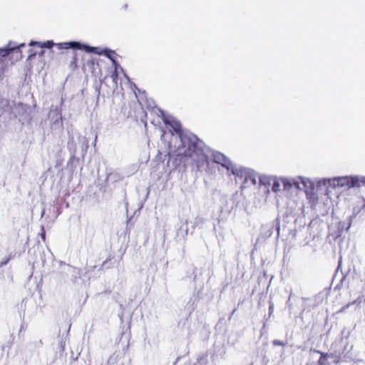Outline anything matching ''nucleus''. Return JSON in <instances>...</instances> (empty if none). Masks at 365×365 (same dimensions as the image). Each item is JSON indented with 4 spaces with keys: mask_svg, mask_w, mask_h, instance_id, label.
I'll list each match as a JSON object with an SVG mask.
<instances>
[{
    "mask_svg": "<svg viewBox=\"0 0 365 365\" xmlns=\"http://www.w3.org/2000/svg\"><path fill=\"white\" fill-rule=\"evenodd\" d=\"M180 140L182 141V144L185 145L188 139L186 137H180Z\"/></svg>",
    "mask_w": 365,
    "mask_h": 365,
    "instance_id": "15",
    "label": "nucleus"
},
{
    "mask_svg": "<svg viewBox=\"0 0 365 365\" xmlns=\"http://www.w3.org/2000/svg\"><path fill=\"white\" fill-rule=\"evenodd\" d=\"M282 185V182L281 178L274 179L273 181V184L272 186V190L274 192H278L281 190V186Z\"/></svg>",
    "mask_w": 365,
    "mask_h": 365,
    "instance_id": "9",
    "label": "nucleus"
},
{
    "mask_svg": "<svg viewBox=\"0 0 365 365\" xmlns=\"http://www.w3.org/2000/svg\"><path fill=\"white\" fill-rule=\"evenodd\" d=\"M195 148V145H194L193 144H192V145H189V146H188V149H189V150H192V148Z\"/></svg>",
    "mask_w": 365,
    "mask_h": 365,
    "instance_id": "16",
    "label": "nucleus"
},
{
    "mask_svg": "<svg viewBox=\"0 0 365 365\" xmlns=\"http://www.w3.org/2000/svg\"><path fill=\"white\" fill-rule=\"evenodd\" d=\"M43 42H41V41H31L30 43H29V46H37L40 48H43Z\"/></svg>",
    "mask_w": 365,
    "mask_h": 365,
    "instance_id": "12",
    "label": "nucleus"
},
{
    "mask_svg": "<svg viewBox=\"0 0 365 365\" xmlns=\"http://www.w3.org/2000/svg\"><path fill=\"white\" fill-rule=\"evenodd\" d=\"M229 170H231L232 174L237 177L242 178L245 173V170L240 168H237L231 163V167Z\"/></svg>",
    "mask_w": 365,
    "mask_h": 365,
    "instance_id": "8",
    "label": "nucleus"
},
{
    "mask_svg": "<svg viewBox=\"0 0 365 365\" xmlns=\"http://www.w3.org/2000/svg\"><path fill=\"white\" fill-rule=\"evenodd\" d=\"M306 193V196H307V200L312 202V203H315L318 201V195L317 193L313 190H308L307 192H305Z\"/></svg>",
    "mask_w": 365,
    "mask_h": 365,
    "instance_id": "7",
    "label": "nucleus"
},
{
    "mask_svg": "<svg viewBox=\"0 0 365 365\" xmlns=\"http://www.w3.org/2000/svg\"><path fill=\"white\" fill-rule=\"evenodd\" d=\"M328 358V355H322L321 358L319 360V363L321 365H325L326 364V360Z\"/></svg>",
    "mask_w": 365,
    "mask_h": 365,
    "instance_id": "13",
    "label": "nucleus"
},
{
    "mask_svg": "<svg viewBox=\"0 0 365 365\" xmlns=\"http://www.w3.org/2000/svg\"><path fill=\"white\" fill-rule=\"evenodd\" d=\"M212 158L215 163L221 165L227 170L230 169L232 162L222 153L220 152H213L212 153Z\"/></svg>",
    "mask_w": 365,
    "mask_h": 365,
    "instance_id": "4",
    "label": "nucleus"
},
{
    "mask_svg": "<svg viewBox=\"0 0 365 365\" xmlns=\"http://www.w3.org/2000/svg\"><path fill=\"white\" fill-rule=\"evenodd\" d=\"M174 129L176 132H178L180 130V125L178 123H175Z\"/></svg>",
    "mask_w": 365,
    "mask_h": 365,
    "instance_id": "14",
    "label": "nucleus"
},
{
    "mask_svg": "<svg viewBox=\"0 0 365 365\" xmlns=\"http://www.w3.org/2000/svg\"><path fill=\"white\" fill-rule=\"evenodd\" d=\"M274 344H276V345H279L280 344V343L277 342V341H274Z\"/></svg>",
    "mask_w": 365,
    "mask_h": 365,
    "instance_id": "18",
    "label": "nucleus"
},
{
    "mask_svg": "<svg viewBox=\"0 0 365 365\" xmlns=\"http://www.w3.org/2000/svg\"><path fill=\"white\" fill-rule=\"evenodd\" d=\"M103 52H104V56H106V57H108L109 59H110L111 61H114L113 59V56H112V54L113 53V52L109 49H104L103 50Z\"/></svg>",
    "mask_w": 365,
    "mask_h": 365,
    "instance_id": "11",
    "label": "nucleus"
},
{
    "mask_svg": "<svg viewBox=\"0 0 365 365\" xmlns=\"http://www.w3.org/2000/svg\"><path fill=\"white\" fill-rule=\"evenodd\" d=\"M57 44L58 43H54L53 41H47L43 42L42 48H51L53 46H56L58 48Z\"/></svg>",
    "mask_w": 365,
    "mask_h": 365,
    "instance_id": "10",
    "label": "nucleus"
},
{
    "mask_svg": "<svg viewBox=\"0 0 365 365\" xmlns=\"http://www.w3.org/2000/svg\"><path fill=\"white\" fill-rule=\"evenodd\" d=\"M58 49L63 50V49H78V50H83L87 53H94L98 55H103L104 52L103 48L99 47H91L86 44H83L76 41H69L64 43H59L57 44Z\"/></svg>",
    "mask_w": 365,
    "mask_h": 365,
    "instance_id": "2",
    "label": "nucleus"
},
{
    "mask_svg": "<svg viewBox=\"0 0 365 365\" xmlns=\"http://www.w3.org/2000/svg\"><path fill=\"white\" fill-rule=\"evenodd\" d=\"M281 179L284 190H289L293 187L297 189L298 182L297 180V177L293 178H282Z\"/></svg>",
    "mask_w": 365,
    "mask_h": 365,
    "instance_id": "5",
    "label": "nucleus"
},
{
    "mask_svg": "<svg viewBox=\"0 0 365 365\" xmlns=\"http://www.w3.org/2000/svg\"><path fill=\"white\" fill-rule=\"evenodd\" d=\"M24 43H21L19 46H16L14 43L9 42L7 46L4 48H0V56L5 57L9 54V53L14 51L16 48H19L20 47H24Z\"/></svg>",
    "mask_w": 365,
    "mask_h": 365,
    "instance_id": "6",
    "label": "nucleus"
},
{
    "mask_svg": "<svg viewBox=\"0 0 365 365\" xmlns=\"http://www.w3.org/2000/svg\"><path fill=\"white\" fill-rule=\"evenodd\" d=\"M297 180L298 182V190H304V192H307L310 190H313L314 188L315 185L317 186V181H314L313 180L303 177V176H297Z\"/></svg>",
    "mask_w": 365,
    "mask_h": 365,
    "instance_id": "3",
    "label": "nucleus"
},
{
    "mask_svg": "<svg viewBox=\"0 0 365 365\" xmlns=\"http://www.w3.org/2000/svg\"><path fill=\"white\" fill-rule=\"evenodd\" d=\"M360 182V179L357 176L353 175L323 178L317 181L318 187L324 186L327 189L351 188L359 186Z\"/></svg>",
    "mask_w": 365,
    "mask_h": 365,
    "instance_id": "1",
    "label": "nucleus"
},
{
    "mask_svg": "<svg viewBox=\"0 0 365 365\" xmlns=\"http://www.w3.org/2000/svg\"><path fill=\"white\" fill-rule=\"evenodd\" d=\"M183 153H184L185 155H191L190 152H187H187H185H185H183Z\"/></svg>",
    "mask_w": 365,
    "mask_h": 365,
    "instance_id": "17",
    "label": "nucleus"
}]
</instances>
